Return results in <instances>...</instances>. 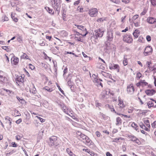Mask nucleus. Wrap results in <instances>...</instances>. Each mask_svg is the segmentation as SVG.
<instances>
[{"instance_id":"nucleus-15","label":"nucleus","mask_w":156,"mask_h":156,"mask_svg":"<svg viewBox=\"0 0 156 156\" xmlns=\"http://www.w3.org/2000/svg\"><path fill=\"white\" fill-rule=\"evenodd\" d=\"M5 119L6 121V123H8L10 126L11 127L12 119L9 116H6L5 118Z\"/></svg>"},{"instance_id":"nucleus-18","label":"nucleus","mask_w":156,"mask_h":156,"mask_svg":"<svg viewBox=\"0 0 156 156\" xmlns=\"http://www.w3.org/2000/svg\"><path fill=\"white\" fill-rule=\"evenodd\" d=\"M147 67L150 70L152 71L155 70L156 68L154 67V66L152 67L151 66H150V64H151V62L148 61L147 62Z\"/></svg>"},{"instance_id":"nucleus-52","label":"nucleus","mask_w":156,"mask_h":156,"mask_svg":"<svg viewBox=\"0 0 156 156\" xmlns=\"http://www.w3.org/2000/svg\"><path fill=\"white\" fill-rule=\"evenodd\" d=\"M3 90L6 91L7 93H8V94H11L12 92V91H11L10 90H8L5 88L3 89Z\"/></svg>"},{"instance_id":"nucleus-40","label":"nucleus","mask_w":156,"mask_h":156,"mask_svg":"<svg viewBox=\"0 0 156 156\" xmlns=\"http://www.w3.org/2000/svg\"><path fill=\"white\" fill-rule=\"evenodd\" d=\"M11 17L12 20L16 22L18 21V19L17 17H15L14 16H13L12 14H11Z\"/></svg>"},{"instance_id":"nucleus-2","label":"nucleus","mask_w":156,"mask_h":156,"mask_svg":"<svg viewBox=\"0 0 156 156\" xmlns=\"http://www.w3.org/2000/svg\"><path fill=\"white\" fill-rule=\"evenodd\" d=\"M52 6L54 9V10L58 12H59V10L58 9V8L61 3L60 0H52Z\"/></svg>"},{"instance_id":"nucleus-12","label":"nucleus","mask_w":156,"mask_h":156,"mask_svg":"<svg viewBox=\"0 0 156 156\" xmlns=\"http://www.w3.org/2000/svg\"><path fill=\"white\" fill-rule=\"evenodd\" d=\"M147 22L150 24H153L156 21V19L153 17H148L147 20Z\"/></svg>"},{"instance_id":"nucleus-43","label":"nucleus","mask_w":156,"mask_h":156,"mask_svg":"<svg viewBox=\"0 0 156 156\" xmlns=\"http://www.w3.org/2000/svg\"><path fill=\"white\" fill-rule=\"evenodd\" d=\"M44 89L45 90L49 92H51L52 90L50 88L48 87H45L44 88Z\"/></svg>"},{"instance_id":"nucleus-54","label":"nucleus","mask_w":156,"mask_h":156,"mask_svg":"<svg viewBox=\"0 0 156 156\" xmlns=\"http://www.w3.org/2000/svg\"><path fill=\"white\" fill-rule=\"evenodd\" d=\"M59 91L64 95V91L61 89L59 86H57Z\"/></svg>"},{"instance_id":"nucleus-1","label":"nucleus","mask_w":156,"mask_h":156,"mask_svg":"<svg viewBox=\"0 0 156 156\" xmlns=\"http://www.w3.org/2000/svg\"><path fill=\"white\" fill-rule=\"evenodd\" d=\"M75 26L77 27L78 29L81 31L80 32L81 33L84 35H83V37L86 36L87 34L88 33V32L87 30V29L84 26L82 25H75Z\"/></svg>"},{"instance_id":"nucleus-19","label":"nucleus","mask_w":156,"mask_h":156,"mask_svg":"<svg viewBox=\"0 0 156 156\" xmlns=\"http://www.w3.org/2000/svg\"><path fill=\"white\" fill-rule=\"evenodd\" d=\"M122 121L119 117H118L116 119V122L115 124L116 126L121 125L122 124Z\"/></svg>"},{"instance_id":"nucleus-5","label":"nucleus","mask_w":156,"mask_h":156,"mask_svg":"<svg viewBox=\"0 0 156 156\" xmlns=\"http://www.w3.org/2000/svg\"><path fill=\"white\" fill-rule=\"evenodd\" d=\"M123 40L124 41L128 43H130L133 41V39L131 35H125L124 36Z\"/></svg>"},{"instance_id":"nucleus-39","label":"nucleus","mask_w":156,"mask_h":156,"mask_svg":"<svg viewBox=\"0 0 156 156\" xmlns=\"http://www.w3.org/2000/svg\"><path fill=\"white\" fill-rule=\"evenodd\" d=\"M101 117V118L103 119H104V120H105L106 119L107 116H106L103 114V113H101V115H100Z\"/></svg>"},{"instance_id":"nucleus-35","label":"nucleus","mask_w":156,"mask_h":156,"mask_svg":"<svg viewBox=\"0 0 156 156\" xmlns=\"http://www.w3.org/2000/svg\"><path fill=\"white\" fill-rule=\"evenodd\" d=\"M21 58H23L25 59H28V56L25 53H24L21 56Z\"/></svg>"},{"instance_id":"nucleus-51","label":"nucleus","mask_w":156,"mask_h":156,"mask_svg":"<svg viewBox=\"0 0 156 156\" xmlns=\"http://www.w3.org/2000/svg\"><path fill=\"white\" fill-rule=\"evenodd\" d=\"M22 119H19L18 120H17L16 121V123H17V124H20V123L22 122Z\"/></svg>"},{"instance_id":"nucleus-50","label":"nucleus","mask_w":156,"mask_h":156,"mask_svg":"<svg viewBox=\"0 0 156 156\" xmlns=\"http://www.w3.org/2000/svg\"><path fill=\"white\" fill-rule=\"evenodd\" d=\"M141 124L142 125H141L140 123H139V125L140 127L143 129H145V126L143 124V123L141 122Z\"/></svg>"},{"instance_id":"nucleus-10","label":"nucleus","mask_w":156,"mask_h":156,"mask_svg":"<svg viewBox=\"0 0 156 156\" xmlns=\"http://www.w3.org/2000/svg\"><path fill=\"white\" fill-rule=\"evenodd\" d=\"M11 60L12 64L15 65H16L18 64L19 62V59L16 57L14 56L12 58Z\"/></svg>"},{"instance_id":"nucleus-25","label":"nucleus","mask_w":156,"mask_h":156,"mask_svg":"<svg viewBox=\"0 0 156 156\" xmlns=\"http://www.w3.org/2000/svg\"><path fill=\"white\" fill-rule=\"evenodd\" d=\"M86 143L88 145H90L92 143L91 140L89 139V138L87 136V138H86L85 140Z\"/></svg>"},{"instance_id":"nucleus-45","label":"nucleus","mask_w":156,"mask_h":156,"mask_svg":"<svg viewBox=\"0 0 156 156\" xmlns=\"http://www.w3.org/2000/svg\"><path fill=\"white\" fill-rule=\"evenodd\" d=\"M117 114L119 115H122V116H124L125 117L127 118H130V116H128L126 115L122 114H121L119 113V112H117Z\"/></svg>"},{"instance_id":"nucleus-6","label":"nucleus","mask_w":156,"mask_h":156,"mask_svg":"<svg viewBox=\"0 0 156 156\" xmlns=\"http://www.w3.org/2000/svg\"><path fill=\"white\" fill-rule=\"evenodd\" d=\"M98 13V10L96 8L92 9L89 10L88 13L91 17L96 16Z\"/></svg>"},{"instance_id":"nucleus-29","label":"nucleus","mask_w":156,"mask_h":156,"mask_svg":"<svg viewBox=\"0 0 156 156\" xmlns=\"http://www.w3.org/2000/svg\"><path fill=\"white\" fill-rule=\"evenodd\" d=\"M113 69H117L118 72L119 71V66L117 64H113Z\"/></svg>"},{"instance_id":"nucleus-42","label":"nucleus","mask_w":156,"mask_h":156,"mask_svg":"<svg viewBox=\"0 0 156 156\" xmlns=\"http://www.w3.org/2000/svg\"><path fill=\"white\" fill-rule=\"evenodd\" d=\"M44 131V130L41 129L39 131L38 133V135H40V136H43Z\"/></svg>"},{"instance_id":"nucleus-11","label":"nucleus","mask_w":156,"mask_h":156,"mask_svg":"<svg viewBox=\"0 0 156 156\" xmlns=\"http://www.w3.org/2000/svg\"><path fill=\"white\" fill-rule=\"evenodd\" d=\"M107 37L108 41H111L112 40L113 38V36L112 31H110L107 32Z\"/></svg>"},{"instance_id":"nucleus-24","label":"nucleus","mask_w":156,"mask_h":156,"mask_svg":"<svg viewBox=\"0 0 156 156\" xmlns=\"http://www.w3.org/2000/svg\"><path fill=\"white\" fill-rule=\"evenodd\" d=\"M144 122L147 126L149 128L150 127V125L149 124V121L148 119H144Z\"/></svg>"},{"instance_id":"nucleus-30","label":"nucleus","mask_w":156,"mask_h":156,"mask_svg":"<svg viewBox=\"0 0 156 156\" xmlns=\"http://www.w3.org/2000/svg\"><path fill=\"white\" fill-rule=\"evenodd\" d=\"M138 111H139V112L140 113V114H142L143 115H144L148 111V110H143L142 111L140 110H138Z\"/></svg>"},{"instance_id":"nucleus-34","label":"nucleus","mask_w":156,"mask_h":156,"mask_svg":"<svg viewBox=\"0 0 156 156\" xmlns=\"http://www.w3.org/2000/svg\"><path fill=\"white\" fill-rule=\"evenodd\" d=\"M5 79V77H3V76L0 75V82L2 83L4 82Z\"/></svg>"},{"instance_id":"nucleus-13","label":"nucleus","mask_w":156,"mask_h":156,"mask_svg":"<svg viewBox=\"0 0 156 156\" xmlns=\"http://www.w3.org/2000/svg\"><path fill=\"white\" fill-rule=\"evenodd\" d=\"M155 92V91L153 89L147 90H146L145 93L146 94L149 96H152L154 95Z\"/></svg>"},{"instance_id":"nucleus-49","label":"nucleus","mask_w":156,"mask_h":156,"mask_svg":"<svg viewBox=\"0 0 156 156\" xmlns=\"http://www.w3.org/2000/svg\"><path fill=\"white\" fill-rule=\"evenodd\" d=\"M29 67L31 70H33L35 69L34 66L31 64H29Z\"/></svg>"},{"instance_id":"nucleus-32","label":"nucleus","mask_w":156,"mask_h":156,"mask_svg":"<svg viewBox=\"0 0 156 156\" xmlns=\"http://www.w3.org/2000/svg\"><path fill=\"white\" fill-rule=\"evenodd\" d=\"M147 105L148 106V108H150L151 107L153 106L154 103L152 101H149L147 103Z\"/></svg>"},{"instance_id":"nucleus-57","label":"nucleus","mask_w":156,"mask_h":156,"mask_svg":"<svg viewBox=\"0 0 156 156\" xmlns=\"http://www.w3.org/2000/svg\"><path fill=\"white\" fill-rule=\"evenodd\" d=\"M17 41L20 43L22 41V38L20 36H19L17 38Z\"/></svg>"},{"instance_id":"nucleus-14","label":"nucleus","mask_w":156,"mask_h":156,"mask_svg":"<svg viewBox=\"0 0 156 156\" xmlns=\"http://www.w3.org/2000/svg\"><path fill=\"white\" fill-rule=\"evenodd\" d=\"M101 74L105 77L106 78H109V79H112V75L108 73L105 72L103 71H102L101 72Z\"/></svg>"},{"instance_id":"nucleus-60","label":"nucleus","mask_w":156,"mask_h":156,"mask_svg":"<svg viewBox=\"0 0 156 156\" xmlns=\"http://www.w3.org/2000/svg\"><path fill=\"white\" fill-rule=\"evenodd\" d=\"M66 151L69 154H71L72 151L69 148H67L66 149Z\"/></svg>"},{"instance_id":"nucleus-64","label":"nucleus","mask_w":156,"mask_h":156,"mask_svg":"<svg viewBox=\"0 0 156 156\" xmlns=\"http://www.w3.org/2000/svg\"><path fill=\"white\" fill-rule=\"evenodd\" d=\"M106 156H112V155L109 152H107L106 153Z\"/></svg>"},{"instance_id":"nucleus-63","label":"nucleus","mask_w":156,"mask_h":156,"mask_svg":"<svg viewBox=\"0 0 156 156\" xmlns=\"http://www.w3.org/2000/svg\"><path fill=\"white\" fill-rule=\"evenodd\" d=\"M141 74L139 72L137 73V76L138 78H140L141 77Z\"/></svg>"},{"instance_id":"nucleus-58","label":"nucleus","mask_w":156,"mask_h":156,"mask_svg":"<svg viewBox=\"0 0 156 156\" xmlns=\"http://www.w3.org/2000/svg\"><path fill=\"white\" fill-rule=\"evenodd\" d=\"M75 35H77V36H79L80 35H81L83 36V35H84V34H83L81 32H76V33L75 34Z\"/></svg>"},{"instance_id":"nucleus-31","label":"nucleus","mask_w":156,"mask_h":156,"mask_svg":"<svg viewBox=\"0 0 156 156\" xmlns=\"http://www.w3.org/2000/svg\"><path fill=\"white\" fill-rule=\"evenodd\" d=\"M101 98H107L108 95L106 94L105 92H103L101 95Z\"/></svg>"},{"instance_id":"nucleus-62","label":"nucleus","mask_w":156,"mask_h":156,"mask_svg":"<svg viewBox=\"0 0 156 156\" xmlns=\"http://www.w3.org/2000/svg\"><path fill=\"white\" fill-rule=\"evenodd\" d=\"M105 19L103 20L102 18H100L99 19H98L97 20V21L98 22H102Z\"/></svg>"},{"instance_id":"nucleus-44","label":"nucleus","mask_w":156,"mask_h":156,"mask_svg":"<svg viewBox=\"0 0 156 156\" xmlns=\"http://www.w3.org/2000/svg\"><path fill=\"white\" fill-rule=\"evenodd\" d=\"M87 152L89 153L91 156H94V153L92 151H90L89 149H88V151L86 152Z\"/></svg>"},{"instance_id":"nucleus-59","label":"nucleus","mask_w":156,"mask_h":156,"mask_svg":"<svg viewBox=\"0 0 156 156\" xmlns=\"http://www.w3.org/2000/svg\"><path fill=\"white\" fill-rule=\"evenodd\" d=\"M96 134L97 136L98 137H99L100 136L101 133L98 131H97L96 132Z\"/></svg>"},{"instance_id":"nucleus-33","label":"nucleus","mask_w":156,"mask_h":156,"mask_svg":"<svg viewBox=\"0 0 156 156\" xmlns=\"http://www.w3.org/2000/svg\"><path fill=\"white\" fill-rule=\"evenodd\" d=\"M123 138H121V137H120L119 138H115V139H114L112 142H115L116 143H118L119 142V140H123Z\"/></svg>"},{"instance_id":"nucleus-56","label":"nucleus","mask_w":156,"mask_h":156,"mask_svg":"<svg viewBox=\"0 0 156 156\" xmlns=\"http://www.w3.org/2000/svg\"><path fill=\"white\" fill-rule=\"evenodd\" d=\"M76 134H77V135L78 136H79L80 137L81 136V135H81L83 134V133H82L78 131L76 132Z\"/></svg>"},{"instance_id":"nucleus-3","label":"nucleus","mask_w":156,"mask_h":156,"mask_svg":"<svg viewBox=\"0 0 156 156\" xmlns=\"http://www.w3.org/2000/svg\"><path fill=\"white\" fill-rule=\"evenodd\" d=\"M95 33L94 37L96 39L98 38V37H101L103 36L104 32V31L103 30L101 29H99L94 30Z\"/></svg>"},{"instance_id":"nucleus-23","label":"nucleus","mask_w":156,"mask_h":156,"mask_svg":"<svg viewBox=\"0 0 156 156\" xmlns=\"http://www.w3.org/2000/svg\"><path fill=\"white\" fill-rule=\"evenodd\" d=\"M81 135L79 138L80 140L81 141L85 140L86 138H87V136L84 134H83Z\"/></svg>"},{"instance_id":"nucleus-7","label":"nucleus","mask_w":156,"mask_h":156,"mask_svg":"<svg viewBox=\"0 0 156 156\" xmlns=\"http://www.w3.org/2000/svg\"><path fill=\"white\" fill-rule=\"evenodd\" d=\"M49 139L50 142L49 143V145L51 146L54 145L57 139V137L54 136H52Z\"/></svg>"},{"instance_id":"nucleus-27","label":"nucleus","mask_w":156,"mask_h":156,"mask_svg":"<svg viewBox=\"0 0 156 156\" xmlns=\"http://www.w3.org/2000/svg\"><path fill=\"white\" fill-rule=\"evenodd\" d=\"M23 79L22 76H20L16 78V80L18 82H22L23 81Z\"/></svg>"},{"instance_id":"nucleus-20","label":"nucleus","mask_w":156,"mask_h":156,"mask_svg":"<svg viewBox=\"0 0 156 156\" xmlns=\"http://www.w3.org/2000/svg\"><path fill=\"white\" fill-rule=\"evenodd\" d=\"M119 103L118 105L120 107V108H121V110H122V109H123L125 107V105L124 104L122 101H121L120 100H119Z\"/></svg>"},{"instance_id":"nucleus-17","label":"nucleus","mask_w":156,"mask_h":156,"mask_svg":"<svg viewBox=\"0 0 156 156\" xmlns=\"http://www.w3.org/2000/svg\"><path fill=\"white\" fill-rule=\"evenodd\" d=\"M140 34V31L137 29H136L133 33V35L135 38H137L139 36Z\"/></svg>"},{"instance_id":"nucleus-37","label":"nucleus","mask_w":156,"mask_h":156,"mask_svg":"<svg viewBox=\"0 0 156 156\" xmlns=\"http://www.w3.org/2000/svg\"><path fill=\"white\" fill-rule=\"evenodd\" d=\"M131 126L134 128H135V129L137 130L138 129V128H137V126L136 124L135 123L133 122L132 124H131Z\"/></svg>"},{"instance_id":"nucleus-48","label":"nucleus","mask_w":156,"mask_h":156,"mask_svg":"<svg viewBox=\"0 0 156 156\" xmlns=\"http://www.w3.org/2000/svg\"><path fill=\"white\" fill-rule=\"evenodd\" d=\"M156 121H154L153 123L151 124V126L152 128H156Z\"/></svg>"},{"instance_id":"nucleus-16","label":"nucleus","mask_w":156,"mask_h":156,"mask_svg":"<svg viewBox=\"0 0 156 156\" xmlns=\"http://www.w3.org/2000/svg\"><path fill=\"white\" fill-rule=\"evenodd\" d=\"M29 91L30 93L31 92L33 94H36L37 92L36 89L34 84H32V86H31V87L30 88Z\"/></svg>"},{"instance_id":"nucleus-53","label":"nucleus","mask_w":156,"mask_h":156,"mask_svg":"<svg viewBox=\"0 0 156 156\" xmlns=\"http://www.w3.org/2000/svg\"><path fill=\"white\" fill-rule=\"evenodd\" d=\"M67 68H65L63 71L64 73L63 74V76H65V74L67 72Z\"/></svg>"},{"instance_id":"nucleus-4","label":"nucleus","mask_w":156,"mask_h":156,"mask_svg":"<svg viewBox=\"0 0 156 156\" xmlns=\"http://www.w3.org/2000/svg\"><path fill=\"white\" fill-rule=\"evenodd\" d=\"M152 51V48L151 46H148L146 47L144 51V54L146 56L151 54Z\"/></svg>"},{"instance_id":"nucleus-55","label":"nucleus","mask_w":156,"mask_h":156,"mask_svg":"<svg viewBox=\"0 0 156 156\" xmlns=\"http://www.w3.org/2000/svg\"><path fill=\"white\" fill-rule=\"evenodd\" d=\"M146 39L148 41H151V37L150 36L147 35L146 37Z\"/></svg>"},{"instance_id":"nucleus-9","label":"nucleus","mask_w":156,"mask_h":156,"mask_svg":"<svg viewBox=\"0 0 156 156\" xmlns=\"http://www.w3.org/2000/svg\"><path fill=\"white\" fill-rule=\"evenodd\" d=\"M128 137L130 140L133 142H135L136 143L138 144H140V142L139 140L137 139L136 136L134 135H130L128 136Z\"/></svg>"},{"instance_id":"nucleus-36","label":"nucleus","mask_w":156,"mask_h":156,"mask_svg":"<svg viewBox=\"0 0 156 156\" xmlns=\"http://www.w3.org/2000/svg\"><path fill=\"white\" fill-rule=\"evenodd\" d=\"M64 112H65L66 113L69 114L70 112V110L67 107L65 108L63 110Z\"/></svg>"},{"instance_id":"nucleus-38","label":"nucleus","mask_w":156,"mask_h":156,"mask_svg":"<svg viewBox=\"0 0 156 156\" xmlns=\"http://www.w3.org/2000/svg\"><path fill=\"white\" fill-rule=\"evenodd\" d=\"M123 63L124 66H126L127 64V59L125 58V56H124V59L123 61Z\"/></svg>"},{"instance_id":"nucleus-21","label":"nucleus","mask_w":156,"mask_h":156,"mask_svg":"<svg viewBox=\"0 0 156 156\" xmlns=\"http://www.w3.org/2000/svg\"><path fill=\"white\" fill-rule=\"evenodd\" d=\"M106 108H109L111 111L117 114V113L115 111L113 106H110L109 105H106Z\"/></svg>"},{"instance_id":"nucleus-8","label":"nucleus","mask_w":156,"mask_h":156,"mask_svg":"<svg viewBox=\"0 0 156 156\" xmlns=\"http://www.w3.org/2000/svg\"><path fill=\"white\" fill-rule=\"evenodd\" d=\"M127 90L128 93L130 94H132L133 93L134 89L133 84H130L127 86Z\"/></svg>"},{"instance_id":"nucleus-41","label":"nucleus","mask_w":156,"mask_h":156,"mask_svg":"<svg viewBox=\"0 0 156 156\" xmlns=\"http://www.w3.org/2000/svg\"><path fill=\"white\" fill-rule=\"evenodd\" d=\"M142 82V84H141V86L143 87L147 85V83L144 80H141Z\"/></svg>"},{"instance_id":"nucleus-28","label":"nucleus","mask_w":156,"mask_h":156,"mask_svg":"<svg viewBox=\"0 0 156 156\" xmlns=\"http://www.w3.org/2000/svg\"><path fill=\"white\" fill-rule=\"evenodd\" d=\"M45 9L47 10L48 11V12L51 14H53L54 13V12L53 11L52 9H51L49 7H45Z\"/></svg>"},{"instance_id":"nucleus-47","label":"nucleus","mask_w":156,"mask_h":156,"mask_svg":"<svg viewBox=\"0 0 156 156\" xmlns=\"http://www.w3.org/2000/svg\"><path fill=\"white\" fill-rule=\"evenodd\" d=\"M151 2L153 6H156V0H151Z\"/></svg>"},{"instance_id":"nucleus-26","label":"nucleus","mask_w":156,"mask_h":156,"mask_svg":"<svg viewBox=\"0 0 156 156\" xmlns=\"http://www.w3.org/2000/svg\"><path fill=\"white\" fill-rule=\"evenodd\" d=\"M67 83V85L70 87L71 90H72V88L73 86V83L71 82L70 79H69V80L68 81Z\"/></svg>"},{"instance_id":"nucleus-61","label":"nucleus","mask_w":156,"mask_h":156,"mask_svg":"<svg viewBox=\"0 0 156 156\" xmlns=\"http://www.w3.org/2000/svg\"><path fill=\"white\" fill-rule=\"evenodd\" d=\"M64 104L62 102H60L58 104V105L59 106L61 107V108H62V107L64 106Z\"/></svg>"},{"instance_id":"nucleus-22","label":"nucleus","mask_w":156,"mask_h":156,"mask_svg":"<svg viewBox=\"0 0 156 156\" xmlns=\"http://www.w3.org/2000/svg\"><path fill=\"white\" fill-rule=\"evenodd\" d=\"M94 81L98 84V85H100L102 87H103V85L102 83L100 82V79H98L97 78H95L94 80Z\"/></svg>"},{"instance_id":"nucleus-46","label":"nucleus","mask_w":156,"mask_h":156,"mask_svg":"<svg viewBox=\"0 0 156 156\" xmlns=\"http://www.w3.org/2000/svg\"><path fill=\"white\" fill-rule=\"evenodd\" d=\"M36 117L40 120V121L41 122H44L45 121V120L44 119L40 117L39 116H36Z\"/></svg>"}]
</instances>
